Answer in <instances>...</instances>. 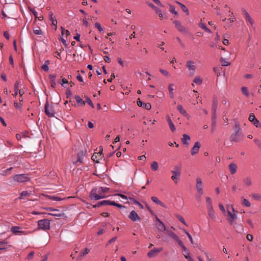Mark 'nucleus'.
I'll list each match as a JSON object with an SVG mask.
<instances>
[{
	"label": "nucleus",
	"instance_id": "423d86ee",
	"mask_svg": "<svg viewBox=\"0 0 261 261\" xmlns=\"http://www.w3.org/2000/svg\"><path fill=\"white\" fill-rule=\"evenodd\" d=\"M173 23L175 24L176 28L181 33L185 34H188L189 33L188 29L184 27L179 21L174 20Z\"/></svg>",
	"mask_w": 261,
	"mask_h": 261
},
{
	"label": "nucleus",
	"instance_id": "cd10ccee",
	"mask_svg": "<svg viewBox=\"0 0 261 261\" xmlns=\"http://www.w3.org/2000/svg\"><path fill=\"white\" fill-rule=\"evenodd\" d=\"M176 3L180 7L182 10L186 13L187 15H189V10L185 5L177 1H176Z\"/></svg>",
	"mask_w": 261,
	"mask_h": 261
},
{
	"label": "nucleus",
	"instance_id": "c85d7f7f",
	"mask_svg": "<svg viewBox=\"0 0 261 261\" xmlns=\"http://www.w3.org/2000/svg\"><path fill=\"white\" fill-rule=\"evenodd\" d=\"M218 105V101L216 98H214L213 101L212 105V111L214 112V115H215V113L217 111V108Z\"/></svg>",
	"mask_w": 261,
	"mask_h": 261
},
{
	"label": "nucleus",
	"instance_id": "a19ab883",
	"mask_svg": "<svg viewBox=\"0 0 261 261\" xmlns=\"http://www.w3.org/2000/svg\"><path fill=\"white\" fill-rule=\"evenodd\" d=\"M30 194H31V193H29L28 191H23L20 194L19 198L22 199L24 197L29 196Z\"/></svg>",
	"mask_w": 261,
	"mask_h": 261
},
{
	"label": "nucleus",
	"instance_id": "72a5a7b5",
	"mask_svg": "<svg viewBox=\"0 0 261 261\" xmlns=\"http://www.w3.org/2000/svg\"><path fill=\"white\" fill-rule=\"evenodd\" d=\"M49 64V61L46 60L44 64L42 66L41 69L44 71H48L49 70L48 65Z\"/></svg>",
	"mask_w": 261,
	"mask_h": 261
},
{
	"label": "nucleus",
	"instance_id": "09e8293b",
	"mask_svg": "<svg viewBox=\"0 0 261 261\" xmlns=\"http://www.w3.org/2000/svg\"><path fill=\"white\" fill-rule=\"evenodd\" d=\"M48 215H50L51 216H55V217H63L64 216V213H60L59 212H56V213H49L48 214Z\"/></svg>",
	"mask_w": 261,
	"mask_h": 261
},
{
	"label": "nucleus",
	"instance_id": "69168bd1",
	"mask_svg": "<svg viewBox=\"0 0 261 261\" xmlns=\"http://www.w3.org/2000/svg\"><path fill=\"white\" fill-rule=\"evenodd\" d=\"M160 71L165 76H169V72L166 70H164V69H161L160 70Z\"/></svg>",
	"mask_w": 261,
	"mask_h": 261
},
{
	"label": "nucleus",
	"instance_id": "4d7b16f0",
	"mask_svg": "<svg viewBox=\"0 0 261 261\" xmlns=\"http://www.w3.org/2000/svg\"><path fill=\"white\" fill-rule=\"evenodd\" d=\"M49 198L50 199L53 200L55 201H60L64 199V198H62L58 196H49Z\"/></svg>",
	"mask_w": 261,
	"mask_h": 261
},
{
	"label": "nucleus",
	"instance_id": "f257e3e1",
	"mask_svg": "<svg viewBox=\"0 0 261 261\" xmlns=\"http://www.w3.org/2000/svg\"><path fill=\"white\" fill-rule=\"evenodd\" d=\"M89 197L92 200H97L105 198L106 196L101 194L99 187H94L90 193Z\"/></svg>",
	"mask_w": 261,
	"mask_h": 261
},
{
	"label": "nucleus",
	"instance_id": "6ab92c4d",
	"mask_svg": "<svg viewBox=\"0 0 261 261\" xmlns=\"http://www.w3.org/2000/svg\"><path fill=\"white\" fill-rule=\"evenodd\" d=\"M85 155V152L84 151H81L77 154V160L75 162H73V164H75L77 162H80V163H83L84 157Z\"/></svg>",
	"mask_w": 261,
	"mask_h": 261
},
{
	"label": "nucleus",
	"instance_id": "2eb2a0df",
	"mask_svg": "<svg viewBox=\"0 0 261 261\" xmlns=\"http://www.w3.org/2000/svg\"><path fill=\"white\" fill-rule=\"evenodd\" d=\"M233 128L234 132L232 134H243L242 129L238 121H235V124Z\"/></svg>",
	"mask_w": 261,
	"mask_h": 261
},
{
	"label": "nucleus",
	"instance_id": "de8ad7c7",
	"mask_svg": "<svg viewBox=\"0 0 261 261\" xmlns=\"http://www.w3.org/2000/svg\"><path fill=\"white\" fill-rule=\"evenodd\" d=\"M171 172H175V173H179L180 174L181 173V166L179 165H176L174 167V170H172Z\"/></svg>",
	"mask_w": 261,
	"mask_h": 261
},
{
	"label": "nucleus",
	"instance_id": "f03ea898",
	"mask_svg": "<svg viewBox=\"0 0 261 261\" xmlns=\"http://www.w3.org/2000/svg\"><path fill=\"white\" fill-rule=\"evenodd\" d=\"M12 179L14 181L20 183L27 182L30 180V176L27 174H15L12 176Z\"/></svg>",
	"mask_w": 261,
	"mask_h": 261
},
{
	"label": "nucleus",
	"instance_id": "13d9d810",
	"mask_svg": "<svg viewBox=\"0 0 261 261\" xmlns=\"http://www.w3.org/2000/svg\"><path fill=\"white\" fill-rule=\"evenodd\" d=\"M86 102H87L89 105H90L92 108H94V105L93 104L91 100L90 99V98L89 97H86Z\"/></svg>",
	"mask_w": 261,
	"mask_h": 261
},
{
	"label": "nucleus",
	"instance_id": "c9c22d12",
	"mask_svg": "<svg viewBox=\"0 0 261 261\" xmlns=\"http://www.w3.org/2000/svg\"><path fill=\"white\" fill-rule=\"evenodd\" d=\"M244 183L247 186H250L252 184L251 179L250 177H247L243 179Z\"/></svg>",
	"mask_w": 261,
	"mask_h": 261
},
{
	"label": "nucleus",
	"instance_id": "39448f33",
	"mask_svg": "<svg viewBox=\"0 0 261 261\" xmlns=\"http://www.w3.org/2000/svg\"><path fill=\"white\" fill-rule=\"evenodd\" d=\"M244 134H231L230 141L231 142H240L244 140Z\"/></svg>",
	"mask_w": 261,
	"mask_h": 261
},
{
	"label": "nucleus",
	"instance_id": "a878e982",
	"mask_svg": "<svg viewBox=\"0 0 261 261\" xmlns=\"http://www.w3.org/2000/svg\"><path fill=\"white\" fill-rule=\"evenodd\" d=\"M207 209V213L208 215L210 218H211L213 220H214L215 219V212L213 209V207H208Z\"/></svg>",
	"mask_w": 261,
	"mask_h": 261
},
{
	"label": "nucleus",
	"instance_id": "774afa93",
	"mask_svg": "<svg viewBox=\"0 0 261 261\" xmlns=\"http://www.w3.org/2000/svg\"><path fill=\"white\" fill-rule=\"evenodd\" d=\"M33 32L35 34L37 35H42L43 32L41 30H34Z\"/></svg>",
	"mask_w": 261,
	"mask_h": 261
},
{
	"label": "nucleus",
	"instance_id": "393cba45",
	"mask_svg": "<svg viewBox=\"0 0 261 261\" xmlns=\"http://www.w3.org/2000/svg\"><path fill=\"white\" fill-rule=\"evenodd\" d=\"M151 199L152 201L155 203L156 204L159 205L163 207H165V205L162 202H161L159 199L155 196H152Z\"/></svg>",
	"mask_w": 261,
	"mask_h": 261
},
{
	"label": "nucleus",
	"instance_id": "ea45409f",
	"mask_svg": "<svg viewBox=\"0 0 261 261\" xmlns=\"http://www.w3.org/2000/svg\"><path fill=\"white\" fill-rule=\"evenodd\" d=\"M99 189L100 190L101 194L103 195V196H106L105 193H107L109 190V188L107 187H99Z\"/></svg>",
	"mask_w": 261,
	"mask_h": 261
},
{
	"label": "nucleus",
	"instance_id": "37998d69",
	"mask_svg": "<svg viewBox=\"0 0 261 261\" xmlns=\"http://www.w3.org/2000/svg\"><path fill=\"white\" fill-rule=\"evenodd\" d=\"M193 82L198 85H200L202 84V80L200 77L196 76V77L194 78Z\"/></svg>",
	"mask_w": 261,
	"mask_h": 261
},
{
	"label": "nucleus",
	"instance_id": "4468645a",
	"mask_svg": "<svg viewBox=\"0 0 261 261\" xmlns=\"http://www.w3.org/2000/svg\"><path fill=\"white\" fill-rule=\"evenodd\" d=\"M242 11L244 15L245 19L246 22L249 23L251 25H253L254 24V21L249 15V13L244 9H242Z\"/></svg>",
	"mask_w": 261,
	"mask_h": 261
},
{
	"label": "nucleus",
	"instance_id": "f3484780",
	"mask_svg": "<svg viewBox=\"0 0 261 261\" xmlns=\"http://www.w3.org/2000/svg\"><path fill=\"white\" fill-rule=\"evenodd\" d=\"M200 146L201 144L199 142H195L194 146L192 148L191 154L194 155L197 153L199 152Z\"/></svg>",
	"mask_w": 261,
	"mask_h": 261
},
{
	"label": "nucleus",
	"instance_id": "5fc2aeb1",
	"mask_svg": "<svg viewBox=\"0 0 261 261\" xmlns=\"http://www.w3.org/2000/svg\"><path fill=\"white\" fill-rule=\"evenodd\" d=\"M62 30V34L63 35L65 34L66 36H69L70 35V33L68 30H65L64 28L61 27Z\"/></svg>",
	"mask_w": 261,
	"mask_h": 261
},
{
	"label": "nucleus",
	"instance_id": "0eeeda50",
	"mask_svg": "<svg viewBox=\"0 0 261 261\" xmlns=\"http://www.w3.org/2000/svg\"><path fill=\"white\" fill-rule=\"evenodd\" d=\"M101 148V147H100ZM102 148L100 149L98 152L95 153L91 157V159L95 163H99V160L103 158Z\"/></svg>",
	"mask_w": 261,
	"mask_h": 261
},
{
	"label": "nucleus",
	"instance_id": "c756f323",
	"mask_svg": "<svg viewBox=\"0 0 261 261\" xmlns=\"http://www.w3.org/2000/svg\"><path fill=\"white\" fill-rule=\"evenodd\" d=\"M173 175L171 176V179L174 181L175 183L177 184L178 182L177 179L179 178L180 174L179 173L172 172Z\"/></svg>",
	"mask_w": 261,
	"mask_h": 261
},
{
	"label": "nucleus",
	"instance_id": "a211bd4d",
	"mask_svg": "<svg viewBox=\"0 0 261 261\" xmlns=\"http://www.w3.org/2000/svg\"><path fill=\"white\" fill-rule=\"evenodd\" d=\"M186 67L189 70L192 71L193 73L195 72L196 67L194 65V62L193 61L191 60L188 61L186 63Z\"/></svg>",
	"mask_w": 261,
	"mask_h": 261
},
{
	"label": "nucleus",
	"instance_id": "603ef678",
	"mask_svg": "<svg viewBox=\"0 0 261 261\" xmlns=\"http://www.w3.org/2000/svg\"><path fill=\"white\" fill-rule=\"evenodd\" d=\"M221 65L223 66H227L230 65V63L226 61L225 59L221 58L220 60Z\"/></svg>",
	"mask_w": 261,
	"mask_h": 261
},
{
	"label": "nucleus",
	"instance_id": "bb28decb",
	"mask_svg": "<svg viewBox=\"0 0 261 261\" xmlns=\"http://www.w3.org/2000/svg\"><path fill=\"white\" fill-rule=\"evenodd\" d=\"M128 199L130 200V202L132 203L138 205L141 209H144V206H143V205L138 201L135 200L133 197H129Z\"/></svg>",
	"mask_w": 261,
	"mask_h": 261
},
{
	"label": "nucleus",
	"instance_id": "f8f14e48",
	"mask_svg": "<svg viewBox=\"0 0 261 261\" xmlns=\"http://www.w3.org/2000/svg\"><path fill=\"white\" fill-rule=\"evenodd\" d=\"M162 250H163L162 247H160V248H154L153 249L150 250L147 253V256H148V257H149L150 258L154 257L158 254V253L161 252Z\"/></svg>",
	"mask_w": 261,
	"mask_h": 261
},
{
	"label": "nucleus",
	"instance_id": "9b49d317",
	"mask_svg": "<svg viewBox=\"0 0 261 261\" xmlns=\"http://www.w3.org/2000/svg\"><path fill=\"white\" fill-rule=\"evenodd\" d=\"M196 188L200 195H202L203 193L202 189V182L201 179L199 177L196 178Z\"/></svg>",
	"mask_w": 261,
	"mask_h": 261
},
{
	"label": "nucleus",
	"instance_id": "0e129e2a",
	"mask_svg": "<svg viewBox=\"0 0 261 261\" xmlns=\"http://www.w3.org/2000/svg\"><path fill=\"white\" fill-rule=\"evenodd\" d=\"M178 245L182 248L183 251H184L185 252L187 253L188 252L186 247L184 245L182 242H179V244Z\"/></svg>",
	"mask_w": 261,
	"mask_h": 261
},
{
	"label": "nucleus",
	"instance_id": "338daca9",
	"mask_svg": "<svg viewBox=\"0 0 261 261\" xmlns=\"http://www.w3.org/2000/svg\"><path fill=\"white\" fill-rule=\"evenodd\" d=\"M254 142L258 147L261 148V141L259 139L255 138L254 139Z\"/></svg>",
	"mask_w": 261,
	"mask_h": 261
},
{
	"label": "nucleus",
	"instance_id": "7ed1b4c3",
	"mask_svg": "<svg viewBox=\"0 0 261 261\" xmlns=\"http://www.w3.org/2000/svg\"><path fill=\"white\" fill-rule=\"evenodd\" d=\"M38 228L43 230H47L50 229V221L47 219L40 220L37 222Z\"/></svg>",
	"mask_w": 261,
	"mask_h": 261
},
{
	"label": "nucleus",
	"instance_id": "58836bf2",
	"mask_svg": "<svg viewBox=\"0 0 261 261\" xmlns=\"http://www.w3.org/2000/svg\"><path fill=\"white\" fill-rule=\"evenodd\" d=\"M112 201H111L109 200H104L100 201V204H101V206L108 205H111L112 203Z\"/></svg>",
	"mask_w": 261,
	"mask_h": 261
},
{
	"label": "nucleus",
	"instance_id": "680f3d73",
	"mask_svg": "<svg viewBox=\"0 0 261 261\" xmlns=\"http://www.w3.org/2000/svg\"><path fill=\"white\" fill-rule=\"evenodd\" d=\"M111 205L115 206L117 207H119L120 208H124L125 206H123L119 203H116L115 201H112V203Z\"/></svg>",
	"mask_w": 261,
	"mask_h": 261
},
{
	"label": "nucleus",
	"instance_id": "864d4df0",
	"mask_svg": "<svg viewBox=\"0 0 261 261\" xmlns=\"http://www.w3.org/2000/svg\"><path fill=\"white\" fill-rule=\"evenodd\" d=\"M182 231L187 234V236L189 238L191 243L192 244H193V238H192V237L191 236V235L185 229H183Z\"/></svg>",
	"mask_w": 261,
	"mask_h": 261
},
{
	"label": "nucleus",
	"instance_id": "6e6d98bb",
	"mask_svg": "<svg viewBox=\"0 0 261 261\" xmlns=\"http://www.w3.org/2000/svg\"><path fill=\"white\" fill-rule=\"evenodd\" d=\"M58 83L61 84L62 86H64V84H68V82L67 79L63 78L62 80H58Z\"/></svg>",
	"mask_w": 261,
	"mask_h": 261
},
{
	"label": "nucleus",
	"instance_id": "7c9ffc66",
	"mask_svg": "<svg viewBox=\"0 0 261 261\" xmlns=\"http://www.w3.org/2000/svg\"><path fill=\"white\" fill-rule=\"evenodd\" d=\"M74 98L76 101V102L79 104L82 105L83 106L85 105L86 101H84L83 99L79 95H75L74 96Z\"/></svg>",
	"mask_w": 261,
	"mask_h": 261
},
{
	"label": "nucleus",
	"instance_id": "6e6552de",
	"mask_svg": "<svg viewBox=\"0 0 261 261\" xmlns=\"http://www.w3.org/2000/svg\"><path fill=\"white\" fill-rule=\"evenodd\" d=\"M248 119L256 127H261V124L259 123V121L256 118L253 113L250 114Z\"/></svg>",
	"mask_w": 261,
	"mask_h": 261
},
{
	"label": "nucleus",
	"instance_id": "b1692460",
	"mask_svg": "<svg viewBox=\"0 0 261 261\" xmlns=\"http://www.w3.org/2000/svg\"><path fill=\"white\" fill-rule=\"evenodd\" d=\"M177 109L178 111L180 112L181 114H182L184 116L188 117L189 116L188 114L187 113L186 111L183 108L182 106L181 105H178L177 107Z\"/></svg>",
	"mask_w": 261,
	"mask_h": 261
},
{
	"label": "nucleus",
	"instance_id": "e433bc0d",
	"mask_svg": "<svg viewBox=\"0 0 261 261\" xmlns=\"http://www.w3.org/2000/svg\"><path fill=\"white\" fill-rule=\"evenodd\" d=\"M151 168L153 171H156L159 168V165L158 162L154 161L151 164Z\"/></svg>",
	"mask_w": 261,
	"mask_h": 261
},
{
	"label": "nucleus",
	"instance_id": "4c0bfd02",
	"mask_svg": "<svg viewBox=\"0 0 261 261\" xmlns=\"http://www.w3.org/2000/svg\"><path fill=\"white\" fill-rule=\"evenodd\" d=\"M148 4L150 8H151L156 13L161 12V10L158 7L154 6L153 4L148 3Z\"/></svg>",
	"mask_w": 261,
	"mask_h": 261
},
{
	"label": "nucleus",
	"instance_id": "3c124183",
	"mask_svg": "<svg viewBox=\"0 0 261 261\" xmlns=\"http://www.w3.org/2000/svg\"><path fill=\"white\" fill-rule=\"evenodd\" d=\"M241 90L242 93L247 97L249 96V93L248 91V89L246 87H242L241 88Z\"/></svg>",
	"mask_w": 261,
	"mask_h": 261
},
{
	"label": "nucleus",
	"instance_id": "c03bdc74",
	"mask_svg": "<svg viewBox=\"0 0 261 261\" xmlns=\"http://www.w3.org/2000/svg\"><path fill=\"white\" fill-rule=\"evenodd\" d=\"M199 27L205 30V32L210 33L211 32V30L207 28L205 24L204 23H200Z\"/></svg>",
	"mask_w": 261,
	"mask_h": 261
},
{
	"label": "nucleus",
	"instance_id": "473e14b6",
	"mask_svg": "<svg viewBox=\"0 0 261 261\" xmlns=\"http://www.w3.org/2000/svg\"><path fill=\"white\" fill-rule=\"evenodd\" d=\"M241 204L247 207H249L251 205L249 201L246 199L244 198V197H241Z\"/></svg>",
	"mask_w": 261,
	"mask_h": 261
},
{
	"label": "nucleus",
	"instance_id": "9d476101",
	"mask_svg": "<svg viewBox=\"0 0 261 261\" xmlns=\"http://www.w3.org/2000/svg\"><path fill=\"white\" fill-rule=\"evenodd\" d=\"M19 226H14L11 228V231L15 235H25L27 233L24 231L20 230Z\"/></svg>",
	"mask_w": 261,
	"mask_h": 261
},
{
	"label": "nucleus",
	"instance_id": "1a4fd4ad",
	"mask_svg": "<svg viewBox=\"0 0 261 261\" xmlns=\"http://www.w3.org/2000/svg\"><path fill=\"white\" fill-rule=\"evenodd\" d=\"M155 220V225L158 230L160 231L166 230V228L165 225L158 217H156Z\"/></svg>",
	"mask_w": 261,
	"mask_h": 261
},
{
	"label": "nucleus",
	"instance_id": "79ce46f5",
	"mask_svg": "<svg viewBox=\"0 0 261 261\" xmlns=\"http://www.w3.org/2000/svg\"><path fill=\"white\" fill-rule=\"evenodd\" d=\"M206 207H212V200L209 197H206Z\"/></svg>",
	"mask_w": 261,
	"mask_h": 261
},
{
	"label": "nucleus",
	"instance_id": "8fccbe9b",
	"mask_svg": "<svg viewBox=\"0 0 261 261\" xmlns=\"http://www.w3.org/2000/svg\"><path fill=\"white\" fill-rule=\"evenodd\" d=\"M171 237H172L175 241H176L178 244H179V242H182L179 239V237L177 236L175 233L172 234Z\"/></svg>",
	"mask_w": 261,
	"mask_h": 261
},
{
	"label": "nucleus",
	"instance_id": "aec40b11",
	"mask_svg": "<svg viewBox=\"0 0 261 261\" xmlns=\"http://www.w3.org/2000/svg\"><path fill=\"white\" fill-rule=\"evenodd\" d=\"M166 120L172 132H174L176 129L169 115L166 116Z\"/></svg>",
	"mask_w": 261,
	"mask_h": 261
},
{
	"label": "nucleus",
	"instance_id": "a18cd8bd",
	"mask_svg": "<svg viewBox=\"0 0 261 261\" xmlns=\"http://www.w3.org/2000/svg\"><path fill=\"white\" fill-rule=\"evenodd\" d=\"M169 11L171 13L176 15H178V13L175 10V7L174 6H172L170 4H169Z\"/></svg>",
	"mask_w": 261,
	"mask_h": 261
},
{
	"label": "nucleus",
	"instance_id": "2f4dec72",
	"mask_svg": "<svg viewBox=\"0 0 261 261\" xmlns=\"http://www.w3.org/2000/svg\"><path fill=\"white\" fill-rule=\"evenodd\" d=\"M173 84H170L168 86V90L169 92V95L171 98H173L174 97V92H173Z\"/></svg>",
	"mask_w": 261,
	"mask_h": 261
},
{
	"label": "nucleus",
	"instance_id": "20e7f679",
	"mask_svg": "<svg viewBox=\"0 0 261 261\" xmlns=\"http://www.w3.org/2000/svg\"><path fill=\"white\" fill-rule=\"evenodd\" d=\"M44 112L46 115L49 117L55 116V112L51 106H49L48 102L47 101L45 105Z\"/></svg>",
	"mask_w": 261,
	"mask_h": 261
},
{
	"label": "nucleus",
	"instance_id": "dca6fc26",
	"mask_svg": "<svg viewBox=\"0 0 261 261\" xmlns=\"http://www.w3.org/2000/svg\"><path fill=\"white\" fill-rule=\"evenodd\" d=\"M137 103L139 107H143L147 110H149L151 108V106L150 103H144L141 101L139 98L138 99Z\"/></svg>",
	"mask_w": 261,
	"mask_h": 261
},
{
	"label": "nucleus",
	"instance_id": "f704fd0d",
	"mask_svg": "<svg viewBox=\"0 0 261 261\" xmlns=\"http://www.w3.org/2000/svg\"><path fill=\"white\" fill-rule=\"evenodd\" d=\"M22 100H23L22 98L20 97L19 98V101H20L19 103H18V102L16 101L14 102V105L16 109H20L21 108L22 106Z\"/></svg>",
	"mask_w": 261,
	"mask_h": 261
},
{
	"label": "nucleus",
	"instance_id": "5701e85b",
	"mask_svg": "<svg viewBox=\"0 0 261 261\" xmlns=\"http://www.w3.org/2000/svg\"><path fill=\"white\" fill-rule=\"evenodd\" d=\"M227 212L229 216L228 220L230 224H232L233 221L237 219V215L235 214H232L229 210H227Z\"/></svg>",
	"mask_w": 261,
	"mask_h": 261
},
{
	"label": "nucleus",
	"instance_id": "052dcab7",
	"mask_svg": "<svg viewBox=\"0 0 261 261\" xmlns=\"http://www.w3.org/2000/svg\"><path fill=\"white\" fill-rule=\"evenodd\" d=\"M252 197L257 200H261V195L258 194H253Z\"/></svg>",
	"mask_w": 261,
	"mask_h": 261
},
{
	"label": "nucleus",
	"instance_id": "4be33fe9",
	"mask_svg": "<svg viewBox=\"0 0 261 261\" xmlns=\"http://www.w3.org/2000/svg\"><path fill=\"white\" fill-rule=\"evenodd\" d=\"M228 167L231 174H234L236 172L238 168L237 165L233 163H230Z\"/></svg>",
	"mask_w": 261,
	"mask_h": 261
},
{
	"label": "nucleus",
	"instance_id": "bf43d9fd",
	"mask_svg": "<svg viewBox=\"0 0 261 261\" xmlns=\"http://www.w3.org/2000/svg\"><path fill=\"white\" fill-rule=\"evenodd\" d=\"M94 25H95V27L96 28H97L99 30V32L103 31V28L101 27V25L98 22H95L94 24Z\"/></svg>",
	"mask_w": 261,
	"mask_h": 261
},
{
	"label": "nucleus",
	"instance_id": "412c9836",
	"mask_svg": "<svg viewBox=\"0 0 261 261\" xmlns=\"http://www.w3.org/2000/svg\"><path fill=\"white\" fill-rule=\"evenodd\" d=\"M190 140V137L188 135L184 134L181 138V142L184 145L188 146L189 145V141Z\"/></svg>",
	"mask_w": 261,
	"mask_h": 261
},
{
	"label": "nucleus",
	"instance_id": "49530a36",
	"mask_svg": "<svg viewBox=\"0 0 261 261\" xmlns=\"http://www.w3.org/2000/svg\"><path fill=\"white\" fill-rule=\"evenodd\" d=\"M175 217L185 225L187 226V224L186 223V221H185L184 218L178 214H176Z\"/></svg>",
	"mask_w": 261,
	"mask_h": 261
},
{
	"label": "nucleus",
	"instance_id": "ddd939ff",
	"mask_svg": "<svg viewBox=\"0 0 261 261\" xmlns=\"http://www.w3.org/2000/svg\"><path fill=\"white\" fill-rule=\"evenodd\" d=\"M128 218L133 222L140 221L141 218L135 211H132L128 216Z\"/></svg>",
	"mask_w": 261,
	"mask_h": 261
},
{
	"label": "nucleus",
	"instance_id": "e2e57ef3",
	"mask_svg": "<svg viewBox=\"0 0 261 261\" xmlns=\"http://www.w3.org/2000/svg\"><path fill=\"white\" fill-rule=\"evenodd\" d=\"M34 255V252L31 251L29 253V254L28 255L27 257H26V259L29 260L31 259H32Z\"/></svg>",
	"mask_w": 261,
	"mask_h": 261
}]
</instances>
